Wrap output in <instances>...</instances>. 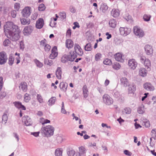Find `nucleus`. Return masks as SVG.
Wrapping results in <instances>:
<instances>
[{"instance_id": "45", "label": "nucleus", "mask_w": 156, "mask_h": 156, "mask_svg": "<svg viewBox=\"0 0 156 156\" xmlns=\"http://www.w3.org/2000/svg\"><path fill=\"white\" fill-rule=\"evenodd\" d=\"M61 62L64 63H66L69 61L67 55H64L61 58Z\"/></svg>"}, {"instance_id": "4", "label": "nucleus", "mask_w": 156, "mask_h": 156, "mask_svg": "<svg viewBox=\"0 0 156 156\" xmlns=\"http://www.w3.org/2000/svg\"><path fill=\"white\" fill-rule=\"evenodd\" d=\"M133 30L134 34L139 37H142L144 36V32L139 27L135 26L133 27Z\"/></svg>"}, {"instance_id": "44", "label": "nucleus", "mask_w": 156, "mask_h": 156, "mask_svg": "<svg viewBox=\"0 0 156 156\" xmlns=\"http://www.w3.org/2000/svg\"><path fill=\"white\" fill-rule=\"evenodd\" d=\"M151 18V15H149L144 14L143 16V19L145 21H148L150 20Z\"/></svg>"}, {"instance_id": "31", "label": "nucleus", "mask_w": 156, "mask_h": 156, "mask_svg": "<svg viewBox=\"0 0 156 156\" xmlns=\"http://www.w3.org/2000/svg\"><path fill=\"white\" fill-rule=\"evenodd\" d=\"M121 83L124 87H127L129 85V83L128 80L125 77L122 78L121 79Z\"/></svg>"}, {"instance_id": "36", "label": "nucleus", "mask_w": 156, "mask_h": 156, "mask_svg": "<svg viewBox=\"0 0 156 156\" xmlns=\"http://www.w3.org/2000/svg\"><path fill=\"white\" fill-rule=\"evenodd\" d=\"M102 55L100 53H98L94 56L95 60L96 61H100L102 58Z\"/></svg>"}, {"instance_id": "49", "label": "nucleus", "mask_w": 156, "mask_h": 156, "mask_svg": "<svg viewBox=\"0 0 156 156\" xmlns=\"http://www.w3.org/2000/svg\"><path fill=\"white\" fill-rule=\"evenodd\" d=\"M14 58L12 56H10L9 59V64L10 65H12L13 63Z\"/></svg>"}, {"instance_id": "48", "label": "nucleus", "mask_w": 156, "mask_h": 156, "mask_svg": "<svg viewBox=\"0 0 156 156\" xmlns=\"http://www.w3.org/2000/svg\"><path fill=\"white\" fill-rule=\"evenodd\" d=\"M44 63L46 65L51 66L52 65L53 62L51 60H48L47 59H45L44 60Z\"/></svg>"}, {"instance_id": "61", "label": "nucleus", "mask_w": 156, "mask_h": 156, "mask_svg": "<svg viewBox=\"0 0 156 156\" xmlns=\"http://www.w3.org/2000/svg\"><path fill=\"white\" fill-rule=\"evenodd\" d=\"M124 110L126 114H129L131 112V109L129 108H126Z\"/></svg>"}, {"instance_id": "54", "label": "nucleus", "mask_w": 156, "mask_h": 156, "mask_svg": "<svg viewBox=\"0 0 156 156\" xmlns=\"http://www.w3.org/2000/svg\"><path fill=\"white\" fill-rule=\"evenodd\" d=\"M45 9V7L44 4L40 5L38 7V10L40 11H43Z\"/></svg>"}, {"instance_id": "5", "label": "nucleus", "mask_w": 156, "mask_h": 156, "mask_svg": "<svg viewBox=\"0 0 156 156\" xmlns=\"http://www.w3.org/2000/svg\"><path fill=\"white\" fill-rule=\"evenodd\" d=\"M140 61L141 62H144L145 66L147 69L149 68L151 66L150 61L148 58H146L144 56H142L140 58Z\"/></svg>"}, {"instance_id": "6", "label": "nucleus", "mask_w": 156, "mask_h": 156, "mask_svg": "<svg viewBox=\"0 0 156 156\" xmlns=\"http://www.w3.org/2000/svg\"><path fill=\"white\" fill-rule=\"evenodd\" d=\"M31 8L29 6L25 7L22 11L21 13L24 17H28L31 14Z\"/></svg>"}, {"instance_id": "64", "label": "nucleus", "mask_w": 156, "mask_h": 156, "mask_svg": "<svg viewBox=\"0 0 156 156\" xmlns=\"http://www.w3.org/2000/svg\"><path fill=\"white\" fill-rule=\"evenodd\" d=\"M56 22L54 21L51 20V22L50 23V25L51 27H54L56 25Z\"/></svg>"}, {"instance_id": "33", "label": "nucleus", "mask_w": 156, "mask_h": 156, "mask_svg": "<svg viewBox=\"0 0 156 156\" xmlns=\"http://www.w3.org/2000/svg\"><path fill=\"white\" fill-rule=\"evenodd\" d=\"M109 24L110 27L114 28L116 26V22L115 20L112 19L109 21Z\"/></svg>"}, {"instance_id": "15", "label": "nucleus", "mask_w": 156, "mask_h": 156, "mask_svg": "<svg viewBox=\"0 0 156 156\" xmlns=\"http://www.w3.org/2000/svg\"><path fill=\"white\" fill-rule=\"evenodd\" d=\"M114 58L117 61L123 62L124 61L123 55L121 53L118 52L114 55Z\"/></svg>"}, {"instance_id": "24", "label": "nucleus", "mask_w": 156, "mask_h": 156, "mask_svg": "<svg viewBox=\"0 0 156 156\" xmlns=\"http://www.w3.org/2000/svg\"><path fill=\"white\" fill-rule=\"evenodd\" d=\"M111 14L114 17H117L119 15L120 11L118 9H113L111 12Z\"/></svg>"}, {"instance_id": "46", "label": "nucleus", "mask_w": 156, "mask_h": 156, "mask_svg": "<svg viewBox=\"0 0 156 156\" xmlns=\"http://www.w3.org/2000/svg\"><path fill=\"white\" fill-rule=\"evenodd\" d=\"M152 137L151 138L150 140L151 141L152 138H153L154 139H156V129H152L151 131Z\"/></svg>"}, {"instance_id": "63", "label": "nucleus", "mask_w": 156, "mask_h": 156, "mask_svg": "<svg viewBox=\"0 0 156 156\" xmlns=\"http://www.w3.org/2000/svg\"><path fill=\"white\" fill-rule=\"evenodd\" d=\"M16 15V10H13L11 12V16L12 17L15 18Z\"/></svg>"}, {"instance_id": "11", "label": "nucleus", "mask_w": 156, "mask_h": 156, "mask_svg": "<svg viewBox=\"0 0 156 156\" xmlns=\"http://www.w3.org/2000/svg\"><path fill=\"white\" fill-rule=\"evenodd\" d=\"M58 52L57 47L54 46L52 49L51 53L49 55V58L51 59L55 58L58 55Z\"/></svg>"}, {"instance_id": "59", "label": "nucleus", "mask_w": 156, "mask_h": 156, "mask_svg": "<svg viewBox=\"0 0 156 156\" xmlns=\"http://www.w3.org/2000/svg\"><path fill=\"white\" fill-rule=\"evenodd\" d=\"M8 117L6 115H3L2 117V122L5 123L7 120Z\"/></svg>"}, {"instance_id": "3", "label": "nucleus", "mask_w": 156, "mask_h": 156, "mask_svg": "<svg viewBox=\"0 0 156 156\" xmlns=\"http://www.w3.org/2000/svg\"><path fill=\"white\" fill-rule=\"evenodd\" d=\"M103 102L106 105H110L113 103V100L107 94H104L102 97Z\"/></svg>"}, {"instance_id": "47", "label": "nucleus", "mask_w": 156, "mask_h": 156, "mask_svg": "<svg viewBox=\"0 0 156 156\" xmlns=\"http://www.w3.org/2000/svg\"><path fill=\"white\" fill-rule=\"evenodd\" d=\"M37 99L40 103H42L44 102L43 98L40 94H37Z\"/></svg>"}, {"instance_id": "37", "label": "nucleus", "mask_w": 156, "mask_h": 156, "mask_svg": "<svg viewBox=\"0 0 156 156\" xmlns=\"http://www.w3.org/2000/svg\"><path fill=\"white\" fill-rule=\"evenodd\" d=\"M113 68L115 70H118L121 68V66L120 64L117 62H115L112 65Z\"/></svg>"}, {"instance_id": "40", "label": "nucleus", "mask_w": 156, "mask_h": 156, "mask_svg": "<svg viewBox=\"0 0 156 156\" xmlns=\"http://www.w3.org/2000/svg\"><path fill=\"white\" fill-rule=\"evenodd\" d=\"M56 100V98L55 97H52L49 100V105H51L54 104Z\"/></svg>"}, {"instance_id": "13", "label": "nucleus", "mask_w": 156, "mask_h": 156, "mask_svg": "<svg viewBox=\"0 0 156 156\" xmlns=\"http://www.w3.org/2000/svg\"><path fill=\"white\" fill-rule=\"evenodd\" d=\"M23 122L27 126L31 125L32 123L30 118L28 116H24L22 119Z\"/></svg>"}, {"instance_id": "34", "label": "nucleus", "mask_w": 156, "mask_h": 156, "mask_svg": "<svg viewBox=\"0 0 156 156\" xmlns=\"http://www.w3.org/2000/svg\"><path fill=\"white\" fill-rule=\"evenodd\" d=\"M103 63L104 65L110 66L112 64V61L110 59L105 58L104 59Z\"/></svg>"}, {"instance_id": "18", "label": "nucleus", "mask_w": 156, "mask_h": 156, "mask_svg": "<svg viewBox=\"0 0 156 156\" xmlns=\"http://www.w3.org/2000/svg\"><path fill=\"white\" fill-rule=\"evenodd\" d=\"M145 50L146 54L147 55H151L153 53L152 47L149 45H147L145 47Z\"/></svg>"}, {"instance_id": "30", "label": "nucleus", "mask_w": 156, "mask_h": 156, "mask_svg": "<svg viewBox=\"0 0 156 156\" xmlns=\"http://www.w3.org/2000/svg\"><path fill=\"white\" fill-rule=\"evenodd\" d=\"M108 6L105 3H102L100 7V10L103 12H105L108 9Z\"/></svg>"}, {"instance_id": "1", "label": "nucleus", "mask_w": 156, "mask_h": 156, "mask_svg": "<svg viewBox=\"0 0 156 156\" xmlns=\"http://www.w3.org/2000/svg\"><path fill=\"white\" fill-rule=\"evenodd\" d=\"M4 29L5 35L7 37H9V35L12 36L13 33L16 32L18 27L12 22H8L4 26Z\"/></svg>"}, {"instance_id": "8", "label": "nucleus", "mask_w": 156, "mask_h": 156, "mask_svg": "<svg viewBox=\"0 0 156 156\" xmlns=\"http://www.w3.org/2000/svg\"><path fill=\"white\" fill-rule=\"evenodd\" d=\"M7 59L6 53L4 51L0 53V64H4L6 62Z\"/></svg>"}, {"instance_id": "25", "label": "nucleus", "mask_w": 156, "mask_h": 156, "mask_svg": "<svg viewBox=\"0 0 156 156\" xmlns=\"http://www.w3.org/2000/svg\"><path fill=\"white\" fill-rule=\"evenodd\" d=\"M27 84L25 82H22L20 84L19 87L24 92H26L27 90Z\"/></svg>"}, {"instance_id": "53", "label": "nucleus", "mask_w": 156, "mask_h": 156, "mask_svg": "<svg viewBox=\"0 0 156 156\" xmlns=\"http://www.w3.org/2000/svg\"><path fill=\"white\" fill-rule=\"evenodd\" d=\"M59 15L61 19L63 20L65 19L66 17V13L65 12H60L59 13Z\"/></svg>"}, {"instance_id": "22", "label": "nucleus", "mask_w": 156, "mask_h": 156, "mask_svg": "<svg viewBox=\"0 0 156 156\" xmlns=\"http://www.w3.org/2000/svg\"><path fill=\"white\" fill-rule=\"evenodd\" d=\"M15 106L18 108H21L22 110H25L26 108L22 104L21 102L19 101H15L13 103Z\"/></svg>"}, {"instance_id": "20", "label": "nucleus", "mask_w": 156, "mask_h": 156, "mask_svg": "<svg viewBox=\"0 0 156 156\" xmlns=\"http://www.w3.org/2000/svg\"><path fill=\"white\" fill-rule=\"evenodd\" d=\"M65 44L66 47L68 49L72 48L74 45L73 41L70 39L66 40Z\"/></svg>"}, {"instance_id": "19", "label": "nucleus", "mask_w": 156, "mask_h": 156, "mask_svg": "<svg viewBox=\"0 0 156 156\" xmlns=\"http://www.w3.org/2000/svg\"><path fill=\"white\" fill-rule=\"evenodd\" d=\"M55 74L58 79L59 80L61 79L62 77V69L61 67H57L55 71Z\"/></svg>"}, {"instance_id": "14", "label": "nucleus", "mask_w": 156, "mask_h": 156, "mask_svg": "<svg viewBox=\"0 0 156 156\" xmlns=\"http://www.w3.org/2000/svg\"><path fill=\"white\" fill-rule=\"evenodd\" d=\"M74 50L76 53L79 55H81L83 54L82 49L79 45L77 44H75Z\"/></svg>"}, {"instance_id": "57", "label": "nucleus", "mask_w": 156, "mask_h": 156, "mask_svg": "<svg viewBox=\"0 0 156 156\" xmlns=\"http://www.w3.org/2000/svg\"><path fill=\"white\" fill-rule=\"evenodd\" d=\"M144 108L143 107H139L138 108L137 112L139 114H143L144 112Z\"/></svg>"}, {"instance_id": "9", "label": "nucleus", "mask_w": 156, "mask_h": 156, "mask_svg": "<svg viewBox=\"0 0 156 156\" xmlns=\"http://www.w3.org/2000/svg\"><path fill=\"white\" fill-rule=\"evenodd\" d=\"M44 24L43 19L42 18H39L36 22L35 27L37 29L42 28Z\"/></svg>"}, {"instance_id": "2", "label": "nucleus", "mask_w": 156, "mask_h": 156, "mask_svg": "<svg viewBox=\"0 0 156 156\" xmlns=\"http://www.w3.org/2000/svg\"><path fill=\"white\" fill-rule=\"evenodd\" d=\"M41 130L44 134L48 137L53 135L54 128L52 126L49 125L42 127Z\"/></svg>"}, {"instance_id": "62", "label": "nucleus", "mask_w": 156, "mask_h": 156, "mask_svg": "<svg viewBox=\"0 0 156 156\" xmlns=\"http://www.w3.org/2000/svg\"><path fill=\"white\" fill-rule=\"evenodd\" d=\"M6 96V93L5 92H2L0 93V98L2 99Z\"/></svg>"}, {"instance_id": "39", "label": "nucleus", "mask_w": 156, "mask_h": 156, "mask_svg": "<svg viewBox=\"0 0 156 156\" xmlns=\"http://www.w3.org/2000/svg\"><path fill=\"white\" fill-rule=\"evenodd\" d=\"M84 49L85 51H90L92 50V48L90 43H88L85 46Z\"/></svg>"}, {"instance_id": "29", "label": "nucleus", "mask_w": 156, "mask_h": 156, "mask_svg": "<svg viewBox=\"0 0 156 156\" xmlns=\"http://www.w3.org/2000/svg\"><path fill=\"white\" fill-rule=\"evenodd\" d=\"M83 96L84 98H87L88 96V90L87 86L85 85L83 88Z\"/></svg>"}, {"instance_id": "41", "label": "nucleus", "mask_w": 156, "mask_h": 156, "mask_svg": "<svg viewBox=\"0 0 156 156\" xmlns=\"http://www.w3.org/2000/svg\"><path fill=\"white\" fill-rule=\"evenodd\" d=\"M40 122L42 124L44 125L46 123H49L50 121L47 119H45L43 118H41L40 119Z\"/></svg>"}, {"instance_id": "23", "label": "nucleus", "mask_w": 156, "mask_h": 156, "mask_svg": "<svg viewBox=\"0 0 156 156\" xmlns=\"http://www.w3.org/2000/svg\"><path fill=\"white\" fill-rule=\"evenodd\" d=\"M136 90V86L133 84L129 85L128 88V92L129 94L133 93Z\"/></svg>"}, {"instance_id": "60", "label": "nucleus", "mask_w": 156, "mask_h": 156, "mask_svg": "<svg viewBox=\"0 0 156 156\" xmlns=\"http://www.w3.org/2000/svg\"><path fill=\"white\" fill-rule=\"evenodd\" d=\"M62 107L61 109V112L64 114H66V112L64 108V103L63 102H62Z\"/></svg>"}, {"instance_id": "27", "label": "nucleus", "mask_w": 156, "mask_h": 156, "mask_svg": "<svg viewBox=\"0 0 156 156\" xmlns=\"http://www.w3.org/2000/svg\"><path fill=\"white\" fill-rule=\"evenodd\" d=\"M147 74V71L146 69L144 68L140 69L139 70V75L142 77H145Z\"/></svg>"}, {"instance_id": "16", "label": "nucleus", "mask_w": 156, "mask_h": 156, "mask_svg": "<svg viewBox=\"0 0 156 156\" xmlns=\"http://www.w3.org/2000/svg\"><path fill=\"white\" fill-rule=\"evenodd\" d=\"M9 37H7L9 38H11L13 41H16L18 40L20 37L19 33L18 30L16 31V32L13 33L12 34V36L10 35H9Z\"/></svg>"}, {"instance_id": "58", "label": "nucleus", "mask_w": 156, "mask_h": 156, "mask_svg": "<svg viewBox=\"0 0 156 156\" xmlns=\"http://www.w3.org/2000/svg\"><path fill=\"white\" fill-rule=\"evenodd\" d=\"M75 154V151L73 150H71L68 152L67 154L69 156H73Z\"/></svg>"}, {"instance_id": "38", "label": "nucleus", "mask_w": 156, "mask_h": 156, "mask_svg": "<svg viewBox=\"0 0 156 156\" xmlns=\"http://www.w3.org/2000/svg\"><path fill=\"white\" fill-rule=\"evenodd\" d=\"M30 99L29 94L26 93L24 96V100L26 102H28Z\"/></svg>"}, {"instance_id": "52", "label": "nucleus", "mask_w": 156, "mask_h": 156, "mask_svg": "<svg viewBox=\"0 0 156 156\" xmlns=\"http://www.w3.org/2000/svg\"><path fill=\"white\" fill-rule=\"evenodd\" d=\"M14 9L17 11H18L19 10L20 7V4L19 3L17 2L14 4Z\"/></svg>"}, {"instance_id": "42", "label": "nucleus", "mask_w": 156, "mask_h": 156, "mask_svg": "<svg viewBox=\"0 0 156 156\" xmlns=\"http://www.w3.org/2000/svg\"><path fill=\"white\" fill-rule=\"evenodd\" d=\"M11 41L8 39H5L3 42V45L5 46H9L10 45Z\"/></svg>"}, {"instance_id": "17", "label": "nucleus", "mask_w": 156, "mask_h": 156, "mask_svg": "<svg viewBox=\"0 0 156 156\" xmlns=\"http://www.w3.org/2000/svg\"><path fill=\"white\" fill-rule=\"evenodd\" d=\"M144 87L147 90L153 91L154 90V87L150 83H145L144 84Z\"/></svg>"}, {"instance_id": "26", "label": "nucleus", "mask_w": 156, "mask_h": 156, "mask_svg": "<svg viewBox=\"0 0 156 156\" xmlns=\"http://www.w3.org/2000/svg\"><path fill=\"white\" fill-rule=\"evenodd\" d=\"M79 153H78V156L84 155L86 152V149L84 146H81L79 147Z\"/></svg>"}, {"instance_id": "50", "label": "nucleus", "mask_w": 156, "mask_h": 156, "mask_svg": "<svg viewBox=\"0 0 156 156\" xmlns=\"http://www.w3.org/2000/svg\"><path fill=\"white\" fill-rule=\"evenodd\" d=\"M47 44V42L44 39L40 42V45L41 47H44Z\"/></svg>"}, {"instance_id": "28", "label": "nucleus", "mask_w": 156, "mask_h": 156, "mask_svg": "<svg viewBox=\"0 0 156 156\" xmlns=\"http://www.w3.org/2000/svg\"><path fill=\"white\" fill-rule=\"evenodd\" d=\"M68 87V84L66 83H65L63 82H61L59 84V87L62 90L66 91Z\"/></svg>"}, {"instance_id": "10", "label": "nucleus", "mask_w": 156, "mask_h": 156, "mask_svg": "<svg viewBox=\"0 0 156 156\" xmlns=\"http://www.w3.org/2000/svg\"><path fill=\"white\" fill-rule=\"evenodd\" d=\"M119 31L121 34L123 36H126L130 33V30L127 27H120Z\"/></svg>"}, {"instance_id": "12", "label": "nucleus", "mask_w": 156, "mask_h": 156, "mask_svg": "<svg viewBox=\"0 0 156 156\" xmlns=\"http://www.w3.org/2000/svg\"><path fill=\"white\" fill-rule=\"evenodd\" d=\"M137 63L134 59H131L129 60L128 65L131 69H135L137 66Z\"/></svg>"}, {"instance_id": "51", "label": "nucleus", "mask_w": 156, "mask_h": 156, "mask_svg": "<svg viewBox=\"0 0 156 156\" xmlns=\"http://www.w3.org/2000/svg\"><path fill=\"white\" fill-rule=\"evenodd\" d=\"M96 143L95 142L92 141H89L88 143V146L89 147H94L96 146Z\"/></svg>"}, {"instance_id": "7", "label": "nucleus", "mask_w": 156, "mask_h": 156, "mask_svg": "<svg viewBox=\"0 0 156 156\" xmlns=\"http://www.w3.org/2000/svg\"><path fill=\"white\" fill-rule=\"evenodd\" d=\"M33 26L29 25L25 27L23 31V33L25 35H28L31 34L33 30Z\"/></svg>"}, {"instance_id": "43", "label": "nucleus", "mask_w": 156, "mask_h": 156, "mask_svg": "<svg viewBox=\"0 0 156 156\" xmlns=\"http://www.w3.org/2000/svg\"><path fill=\"white\" fill-rule=\"evenodd\" d=\"M34 62L36 64L37 66L39 68H41L42 67L43 64L42 63L40 62L39 60L37 59L34 60Z\"/></svg>"}, {"instance_id": "35", "label": "nucleus", "mask_w": 156, "mask_h": 156, "mask_svg": "<svg viewBox=\"0 0 156 156\" xmlns=\"http://www.w3.org/2000/svg\"><path fill=\"white\" fill-rule=\"evenodd\" d=\"M62 150L61 148H57L55 151L56 156H62Z\"/></svg>"}, {"instance_id": "55", "label": "nucleus", "mask_w": 156, "mask_h": 156, "mask_svg": "<svg viewBox=\"0 0 156 156\" xmlns=\"http://www.w3.org/2000/svg\"><path fill=\"white\" fill-rule=\"evenodd\" d=\"M143 123V125L146 128H149L150 126V124L149 121L144 122Z\"/></svg>"}, {"instance_id": "32", "label": "nucleus", "mask_w": 156, "mask_h": 156, "mask_svg": "<svg viewBox=\"0 0 156 156\" xmlns=\"http://www.w3.org/2000/svg\"><path fill=\"white\" fill-rule=\"evenodd\" d=\"M20 20L21 23L23 25H29L30 22L29 19H26L24 18H20Z\"/></svg>"}, {"instance_id": "21", "label": "nucleus", "mask_w": 156, "mask_h": 156, "mask_svg": "<svg viewBox=\"0 0 156 156\" xmlns=\"http://www.w3.org/2000/svg\"><path fill=\"white\" fill-rule=\"evenodd\" d=\"M67 57L69 61L73 62L77 57V55L74 52L71 51L70 52L69 55H67Z\"/></svg>"}, {"instance_id": "56", "label": "nucleus", "mask_w": 156, "mask_h": 156, "mask_svg": "<svg viewBox=\"0 0 156 156\" xmlns=\"http://www.w3.org/2000/svg\"><path fill=\"white\" fill-rule=\"evenodd\" d=\"M44 50L46 52L49 51L51 48V46L48 44H47L44 47Z\"/></svg>"}]
</instances>
